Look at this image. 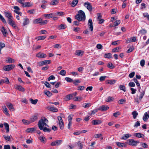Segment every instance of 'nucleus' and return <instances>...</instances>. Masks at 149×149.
<instances>
[{
    "label": "nucleus",
    "mask_w": 149,
    "mask_h": 149,
    "mask_svg": "<svg viewBox=\"0 0 149 149\" xmlns=\"http://www.w3.org/2000/svg\"><path fill=\"white\" fill-rule=\"evenodd\" d=\"M48 122V120L45 117H42L39 120L38 123V125L39 129L42 130L44 126L48 127L47 123Z\"/></svg>",
    "instance_id": "1"
},
{
    "label": "nucleus",
    "mask_w": 149,
    "mask_h": 149,
    "mask_svg": "<svg viewBox=\"0 0 149 149\" xmlns=\"http://www.w3.org/2000/svg\"><path fill=\"white\" fill-rule=\"evenodd\" d=\"M75 18L79 21H84L86 19V16L84 12L81 10L78 11V13L75 16Z\"/></svg>",
    "instance_id": "2"
},
{
    "label": "nucleus",
    "mask_w": 149,
    "mask_h": 149,
    "mask_svg": "<svg viewBox=\"0 0 149 149\" xmlns=\"http://www.w3.org/2000/svg\"><path fill=\"white\" fill-rule=\"evenodd\" d=\"M139 92H140L139 96L137 97H134V98L135 101L138 104L139 103L145 94V91H142V92L139 91Z\"/></svg>",
    "instance_id": "3"
},
{
    "label": "nucleus",
    "mask_w": 149,
    "mask_h": 149,
    "mask_svg": "<svg viewBox=\"0 0 149 149\" xmlns=\"http://www.w3.org/2000/svg\"><path fill=\"white\" fill-rule=\"evenodd\" d=\"M15 67L14 64L8 65L3 68V70L5 71H9L13 69Z\"/></svg>",
    "instance_id": "4"
},
{
    "label": "nucleus",
    "mask_w": 149,
    "mask_h": 149,
    "mask_svg": "<svg viewBox=\"0 0 149 149\" xmlns=\"http://www.w3.org/2000/svg\"><path fill=\"white\" fill-rule=\"evenodd\" d=\"M9 24L13 27L15 29L17 27V26L15 22L13 20V18L10 19V20H8Z\"/></svg>",
    "instance_id": "5"
},
{
    "label": "nucleus",
    "mask_w": 149,
    "mask_h": 149,
    "mask_svg": "<svg viewBox=\"0 0 149 149\" xmlns=\"http://www.w3.org/2000/svg\"><path fill=\"white\" fill-rule=\"evenodd\" d=\"M9 24L13 27L15 29L17 27V26L15 22L13 20V18L10 19V20H8Z\"/></svg>",
    "instance_id": "6"
},
{
    "label": "nucleus",
    "mask_w": 149,
    "mask_h": 149,
    "mask_svg": "<svg viewBox=\"0 0 149 149\" xmlns=\"http://www.w3.org/2000/svg\"><path fill=\"white\" fill-rule=\"evenodd\" d=\"M9 24L13 27L15 29L17 27V26L15 22L13 20V18L10 19V20H8Z\"/></svg>",
    "instance_id": "7"
},
{
    "label": "nucleus",
    "mask_w": 149,
    "mask_h": 149,
    "mask_svg": "<svg viewBox=\"0 0 149 149\" xmlns=\"http://www.w3.org/2000/svg\"><path fill=\"white\" fill-rule=\"evenodd\" d=\"M139 142V141H135L132 139H130L129 140V144L132 146H136L137 144Z\"/></svg>",
    "instance_id": "8"
},
{
    "label": "nucleus",
    "mask_w": 149,
    "mask_h": 149,
    "mask_svg": "<svg viewBox=\"0 0 149 149\" xmlns=\"http://www.w3.org/2000/svg\"><path fill=\"white\" fill-rule=\"evenodd\" d=\"M51 62V61L50 60H45L38 62V65L40 66L50 64Z\"/></svg>",
    "instance_id": "9"
},
{
    "label": "nucleus",
    "mask_w": 149,
    "mask_h": 149,
    "mask_svg": "<svg viewBox=\"0 0 149 149\" xmlns=\"http://www.w3.org/2000/svg\"><path fill=\"white\" fill-rule=\"evenodd\" d=\"M62 140H56L52 142L50 144V145L52 146H58L60 145L62 143Z\"/></svg>",
    "instance_id": "10"
},
{
    "label": "nucleus",
    "mask_w": 149,
    "mask_h": 149,
    "mask_svg": "<svg viewBox=\"0 0 149 149\" xmlns=\"http://www.w3.org/2000/svg\"><path fill=\"white\" fill-rule=\"evenodd\" d=\"M14 86L15 89L19 91L24 92L25 91V89L21 85L16 84L14 85Z\"/></svg>",
    "instance_id": "11"
},
{
    "label": "nucleus",
    "mask_w": 149,
    "mask_h": 149,
    "mask_svg": "<svg viewBox=\"0 0 149 149\" xmlns=\"http://www.w3.org/2000/svg\"><path fill=\"white\" fill-rule=\"evenodd\" d=\"M84 6L90 11L92 10V6L90 3L88 2L85 3L84 4Z\"/></svg>",
    "instance_id": "12"
},
{
    "label": "nucleus",
    "mask_w": 149,
    "mask_h": 149,
    "mask_svg": "<svg viewBox=\"0 0 149 149\" xmlns=\"http://www.w3.org/2000/svg\"><path fill=\"white\" fill-rule=\"evenodd\" d=\"M102 121L99 120H94L91 122L92 124L93 125H98L102 123Z\"/></svg>",
    "instance_id": "13"
},
{
    "label": "nucleus",
    "mask_w": 149,
    "mask_h": 149,
    "mask_svg": "<svg viewBox=\"0 0 149 149\" xmlns=\"http://www.w3.org/2000/svg\"><path fill=\"white\" fill-rule=\"evenodd\" d=\"M38 115L37 114L32 116L30 118V122H31V123L34 122L35 121L37 120L38 119Z\"/></svg>",
    "instance_id": "14"
},
{
    "label": "nucleus",
    "mask_w": 149,
    "mask_h": 149,
    "mask_svg": "<svg viewBox=\"0 0 149 149\" xmlns=\"http://www.w3.org/2000/svg\"><path fill=\"white\" fill-rule=\"evenodd\" d=\"M109 108V107L107 106L102 105L99 107L98 110L102 111H105L107 110Z\"/></svg>",
    "instance_id": "15"
},
{
    "label": "nucleus",
    "mask_w": 149,
    "mask_h": 149,
    "mask_svg": "<svg viewBox=\"0 0 149 149\" xmlns=\"http://www.w3.org/2000/svg\"><path fill=\"white\" fill-rule=\"evenodd\" d=\"M6 104L10 111H14V108L13 104L11 103H6Z\"/></svg>",
    "instance_id": "16"
},
{
    "label": "nucleus",
    "mask_w": 149,
    "mask_h": 149,
    "mask_svg": "<svg viewBox=\"0 0 149 149\" xmlns=\"http://www.w3.org/2000/svg\"><path fill=\"white\" fill-rule=\"evenodd\" d=\"M6 17L8 18V20H10V19L13 18V17L12 15V14L10 12H6L5 13Z\"/></svg>",
    "instance_id": "17"
},
{
    "label": "nucleus",
    "mask_w": 149,
    "mask_h": 149,
    "mask_svg": "<svg viewBox=\"0 0 149 149\" xmlns=\"http://www.w3.org/2000/svg\"><path fill=\"white\" fill-rule=\"evenodd\" d=\"M14 9H15L14 12L19 15H21L22 13L19 11V8L17 6H15L14 7Z\"/></svg>",
    "instance_id": "18"
},
{
    "label": "nucleus",
    "mask_w": 149,
    "mask_h": 149,
    "mask_svg": "<svg viewBox=\"0 0 149 149\" xmlns=\"http://www.w3.org/2000/svg\"><path fill=\"white\" fill-rule=\"evenodd\" d=\"M88 24L89 26V28L91 29V31H92L93 30V22L91 19H89Z\"/></svg>",
    "instance_id": "19"
},
{
    "label": "nucleus",
    "mask_w": 149,
    "mask_h": 149,
    "mask_svg": "<svg viewBox=\"0 0 149 149\" xmlns=\"http://www.w3.org/2000/svg\"><path fill=\"white\" fill-rule=\"evenodd\" d=\"M47 109L50 111H51L53 112H57L58 111V109L56 108L52 107H51L50 106H48L47 107Z\"/></svg>",
    "instance_id": "20"
},
{
    "label": "nucleus",
    "mask_w": 149,
    "mask_h": 149,
    "mask_svg": "<svg viewBox=\"0 0 149 149\" xmlns=\"http://www.w3.org/2000/svg\"><path fill=\"white\" fill-rule=\"evenodd\" d=\"M36 56L39 58H44L46 57V55L45 54L39 52L36 54Z\"/></svg>",
    "instance_id": "21"
},
{
    "label": "nucleus",
    "mask_w": 149,
    "mask_h": 149,
    "mask_svg": "<svg viewBox=\"0 0 149 149\" xmlns=\"http://www.w3.org/2000/svg\"><path fill=\"white\" fill-rule=\"evenodd\" d=\"M33 5L30 2H26L24 3L23 5H22V6L24 7H28L32 6Z\"/></svg>",
    "instance_id": "22"
},
{
    "label": "nucleus",
    "mask_w": 149,
    "mask_h": 149,
    "mask_svg": "<svg viewBox=\"0 0 149 149\" xmlns=\"http://www.w3.org/2000/svg\"><path fill=\"white\" fill-rule=\"evenodd\" d=\"M54 14L53 13H50L48 14H44L43 16L46 18L49 19L53 17V16Z\"/></svg>",
    "instance_id": "23"
},
{
    "label": "nucleus",
    "mask_w": 149,
    "mask_h": 149,
    "mask_svg": "<svg viewBox=\"0 0 149 149\" xmlns=\"http://www.w3.org/2000/svg\"><path fill=\"white\" fill-rule=\"evenodd\" d=\"M42 21V18H38L35 19L33 21V23L34 24H41V22Z\"/></svg>",
    "instance_id": "24"
},
{
    "label": "nucleus",
    "mask_w": 149,
    "mask_h": 149,
    "mask_svg": "<svg viewBox=\"0 0 149 149\" xmlns=\"http://www.w3.org/2000/svg\"><path fill=\"white\" fill-rule=\"evenodd\" d=\"M2 108L3 109V112L8 116L10 115V114L8 112V110L7 108L5 106H2Z\"/></svg>",
    "instance_id": "25"
},
{
    "label": "nucleus",
    "mask_w": 149,
    "mask_h": 149,
    "mask_svg": "<svg viewBox=\"0 0 149 149\" xmlns=\"http://www.w3.org/2000/svg\"><path fill=\"white\" fill-rule=\"evenodd\" d=\"M1 31L2 33L4 36L6 37L7 34V32L5 28L2 27L1 29Z\"/></svg>",
    "instance_id": "26"
},
{
    "label": "nucleus",
    "mask_w": 149,
    "mask_h": 149,
    "mask_svg": "<svg viewBox=\"0 0 149 149\" xmlns=\"http://www.w3.org/2000/svg\"><path fill=\"white\" fill-rule=\"evenodd\" d=\"M149 118V115L147 112H145L143 116V120L145 121H146Z\"/></svg>",
    "instance_id": "27"
},
{
    "label": "nucleus",
    "mask_w": 149,
    "mask_h": 149,
    "mask_svg": "<svg viewBox=\"0 0 149 149\" xmlns=\"http://www.w3.org/2000/svg\"><path fill=\"white\" fill-rule=\"evenodd\" d=\"M35 129L34 128H27L26 131V132L27 133H33L35 130Z\"/></svg>",
    "instance_id": "28"
},
{
    "label": "nucleus",
    "mask_w": 149,
    "mask_h": 149,
    "mask_svg": "<svg viewBox=\"0 0 149 149\" xmlns=\"http://www.w3.org/2000/svg\"><path fill=\"white\" fill-rule=\"evenodd\" d=\"M73 95L72 94H69L66 95L64 100L65 101H68L72 98Z\"/></svg>",
    "instance_id": "29"
},
{
    "label": "nucleus",
    "mask_w": 149,
    "mask_h": 149,
    "mask_svg": "<svg viewBox=\"0 0 149 149\" xmlns=\"http://www.w3.org/2000/svg\"><path fill=\"white\" fill-rule=\"evenodd\" d=\"M78 0H73L71 3V5L72 7H74L78 3Z\"/></svg>",
    "instance_id": "30"
},
{
    "label": "nucleus",
    "mask_w": 149,
    "mask_h": 149,
    "mask_svg": "<svg viewBox=\"0 0 149 149\" xmlns=\"http://www.w3.org/2000/svg\"><path fill=\"white\" fill-rule=\"evenodd\" d=\"M24 21L23 22V25L24 26L26 25L29 24V20L28 18L25 17L24 18Z\"/></svg>",
    "instance_id": "31"
},
{
    "label": "nucleus",
    "mask_w": 149,
    "mask_h": 149,
    "mask_svg": "<svg viewBox=\"0 0 149 149\" xmlns=\"http://www.w3.org/2000/svg\"><path fill=\"white\" fill-rule=\"evenodd\" d=\"M131 135L129 134H124V136L121 138V139L126 140L130 137H131Z\"/></svg>",
    "instance_id": "32"
},
{
    "label": "nucleus",
    "mask_w": 149,
    "mask_h": 149,
    "mask_svg": "<svg viewBox=\"0 0 149 149\" xmlns=\"http://www.w3.org/2000/svg\"><path fill=\"white\" fill-rule=\"evenodd\" d=\"M117 145L119 147H125L126 146V145L124 143L119 142H117Z\"/></svg>",
    "instance_id": "33"
},
{
    "label": "nucleus",
    "mask_w": 149,
    "mask_h": 149,
    "mask_svg": "<svg viewBox=\"0 0 149 149\" xmlns=\"http://www.w3.org/2000/svg\"><path fill=\"white\" fill-rule=\"evenodd\" d=\"M39 139L42 142L45 143L46 141V139L43 136H40Z\"/></svg>",
    "instance_id": "34"
},
{
    "label": "nucleus",
    "mask_w": 149,
    "mask_h": 149,
    "mask_svg": "<svg viewBox=\"0 0 149 149\" xmlns=\"http://www.w3.org/2000/svg\"><path fill=\"white\" fill-rule=\"evenodd\" d=\"M6 61L7 63H13L15 62V60L11 58L8 57L7 58Z\"/></svg>",
    "instance_id": "35"
},
{
    "label": "nucleus",
    "mask_w": 149,
    "mask_h": 149,
    "mask_svg": "<svg viewBox=\"0 0 149 149\" xmlns=\"http://www.w3.org/2000/svg\"><path fill=\"white\" fill-rule=\"evenodd\" d=\"M116 82V80H108L106 81V83L111 85L114 84Z\"/></svg>",
    "instance_id": "36"
},
{
    "label": "nucleus",
    "mask_w": 149,
    "mask_h": 149,
    "mask_svg": "<svg viewBox=\"0 0 149 149\" xmlns=\"http://www.w3.org/2000/svg\"><path fill=\"white\" fill-rule=\"evenodd\" d=\"M136 40V39L135 37H131L130 40L127 41V42H135Z\"/></svg>",
    "instance_id": "37"
},
{
    "label": "nucleus",
    "mask_w": 149,
    "mask_h": 149,
    "mask_svg": "<svg viewBox=\"0 0 149 149\" xmlns=\"http://www.w3.org/2000/svg\"><path fill=\"white\" fill-rule=\"evenodd\" d=\"M4 125L6 129V132L7 133H8L9 132V125L7 123H4Z\"/></svg>",
    "instance_id": "38"
},
{
    "label": "nucleus",
    "mask_w": 149,
    "mask_h": 149,
    "mask_svg": "<svg viewBox=\"0 0 149 149\" xmlns=\"http://www.w3.org/2000/svg\"><path fill=\"white\" fill-rule=\"evenodd\" d=\"M84 52L81 50H77L76 51V55L78 56H82Z\"/></svg>",
    "instance_id": "39"
},
{
    "label": "nucleus",
    "mask_w": 149,
    "mask_h": 149,
    "mask_svg": "<svg viewBox=\"0 0 149 149\" xmlns=\"http://www.w3.org/2000/svg\"><path fill=\"white\" fill-rule=\"evenodd\" d=\"M135 136L138 138H143L144 136V135L140 133H137L135 134Z\"/></svg>",
    "instance_id": "40"
},
{
    "label": "nucleus",
    "mask_w": 149,
    "mask_h": 149,
    "mask_svg": "<svg viewBox=\"0 0 149 149\" xmlns=\"http://www.w3.org/2000/svg\"><path fill=\"white\" fill-rule=\"evenodd\" d=\"M59 1V0H53L51 2L50 4L52 5H56L58 3Z\"/></svg>",
    "instance_id": "41"
},
{
    "label": "nucleus",
    "mask_w": 149,
    "mask_h": 149,
    "mask_svg": "<svg viewBox=\"0 0 149 149\" xmlns=\"http://www.w3.org/2000/svg\"><path fill=\"white\" fill-rule=\"evenodd\" d=\"M138 114V113L136 111H134L132 113V115H133V118L134 119L136 118Z\"/></svg>",
    "instance_id": "42"
},
{
    "label": "nucleus",
    "mask_w": 149,
    "mask_h": 149,
    "mask_svg": "<svg viewBox=\"0 0 149 149\" xmlns=\"http://www.w3.org/2000/svg\"><path fill=\"white\" fill-rule=\"evenodd\" d=\"M66 27L67 26L63 24H61L58 27L60 29H66Z\"/></svg>",
    "instance_id": "43"
},
{
    "label": "nucleus",
    "mask_w": 149,
    "mask_h": 149,
    "mask_svg": "<svg viewBox=\"0 0 149 149\" xmlns=\"http://www.w3.org/2000/svg\"><path fill=\"white\" fill-rule=\"evenodd\" d=\"M104 57L108 58H111L112 57L111 54L110 53H106L104 54Z\"/></svg>",
    "instance_id": "44"
},
{
    "label": "nucleus",
    "mask_w": 149,
    "mask_h": 149,
    "mask_svg": "<svg viewBox=\"0 0 149 149\" xmlns=\"http://www.w3.org/2000/svg\"><path fill=\"white\" fill-rule=\"evenodd\" d=\"M59 74L63 76H65L66 75V72L65 70H62L60 72Z\"/></svg>",
    "instance_id": "45"
},
{
    "label": "nucleus",
    "mask_w": 149,
    "mask_h": 149,
    "mask_svg": "<svg viewBox=\"0 0 149 149\" xmlns=\"http://www.w3.org/2000/svg\"><path fill=\"white\" fill-rule=\"evenodd\" d=\"M22 122L25 125H28L30 124L31 123L30 121H29L25 119H23Z\"/></svg>",
    "instance_id": "46"
},
{
    "label": "nucleus",
    "mask_w": 149,
    "mask_h": 149,
    "mask_svg": "<svg viewBox=\"0 0 149 149\" xmlns=\"http://www.w3.org/2000/svg\"><path fill=\"white\" fill-rule=\"evenodd\" d=\"M120 23V20H117L113 23L114 26H116L119 25Z\"/></svg>",
    "instance_id": "47"
},
{
    "label": "nucleus",
    "mask_w": 149,
    "mask_h": 149,
    "mask_svg": "<svg viewBox=\"0 0 149 149\" xmlns=\"http://www.w3.org/2000/svg\"><path fill=\"white\" fill-rule=\"evenodd\" d=\"M45 93L47 96L50 97L52 95V94L49 91H45Z\"/></svg>",
    "instance_id": "48"
},
{
    "label": "nucleus",
    "mask_w": 149,
    "mask_h": 149,
    "mask_svg": "<svg viewBox=\"0 0 149 149\" xmlns=\"http://www.w3.org/2000/svg\"><path fill=\"white\" fill-rule=\"evenodd\" d=\"M72 82L75 85L77 86L78 85V84L80 83L81 82L79 79H75L73 80Z\"/></svg>",
    "instance_id": "49"
},
{
    "label": "nucleus",
    "mask_w": 149,
    "mask_h": 149,
    "mask_svg": "<svg viewBox=\"0 0 149 149\" xmlns=\"http://www.w3.org/2000/svg\"><path fill=\"white\" fill-rule=\"evenodd\" d=\"M30 100L31 103L33 104H36L38 101V100L37 99L33 100L32 99H30Z\"/></svg>",
    "instance_id": "50"
},
{
    "label": "nucleus",
    "mask_w": 149,
    "mask_h": 149,
    "mask_svg": "<svg viewBox=\"0 0 149 149\" xmlns=\"http://www.w3.org/2000/svg\"><path fill=\"white\" fill-rule=\"evenodd\" d=\"M119 88L121 90H122L125 92L126 91L125 87L123 85H120L119 86Z\"/></svg>",
    "instance_id": "51"
},
{
    "label": "nucleus",
    "mask_w": 149,
    "mask_h": 149,
    "mask_svg": "<svg viewBox=\"0 0 149 149\" xmlns=\"http://www.w3.org/2000/svg\"><path fill=\"white\" fill-rule=\"evenodd\" d=\"M0 19L1 21L5 24L6 23V21L3 16L0 14Z\"/></svg>",
    "instance_id": "52"
},
{
    "label": "nucleus",
    "mask_w": 149,
    "mask_h": 149,
    "mask_svg": "<svg viewBox=\"0 0 149 149\" xmlns=\"http://www.w3.org/2000/svg\"><path fill=\"white\" fill-rule=\"evenodd\" d=\"M113 98L109 96L107 97L106 100L107 102H111L113 101Z\"/></svg>",
    "instance_id": "53"
},
{
    "label": "nucleus",
    "mask_w": 149,
    "mask_h": 149,
    "mask_svg": "<svg viewBox=\"0 0 149 149\" xmlns=\"http://www.w3.org/2000/svg\"><path fill=\"white\" fill-rule=\"evenodd\" d=\"M42 130L44 132H50L51 130L49 128H48L46 127H43V129Z\"/></svg>",
    "instance_id": "54"
},
{
    "label": "nucleus",
    "mask_w": 149,
    "mask_h": 149,
    "mask_svg": "<svg viewBox=\"0 0 149 149\" xmlns=\"http://www.w3.org/2000/svg\"><path fill=\"white\" fill-rule=\"evenodd\" d=\"M107 67L110 69H113L114 68V66L111 63H109L107 65Z\"/></svg>",
    "instance_id": "55"
},
{
    "label": "nucleus",
    "mask_w": 149,
    "mask_h": 149,
    "mask_svg": "<svg viewBox=\"0 0 149 149\" xmlns=\"http://www.w3.org/2000/svg\"><path fill=\"white\" fill-rule=\"evenodd\" d=\"M107 77L106 76H102L100 77L99 78V80L100 81H103Z\"/></svg>",
    "instance_id": "56"
},
{
    "label": "nucleus",
    "mask_w": 149,
    "mask_h": 149,
    "mask_svg": "<svg viewBox=\"0 0 149 149\" xmlns=\"http://www.w3.org/2000/svg\"><path fill=\"white\" fill-rule=\"evenodd\" d=\"M65 79L68 82H73V80L70 77H66L65 78Z\"/></svg>",
    "instance_id": "57"
},
{
    "label": "nucleus",
    "mask_w": 149,
    "mask_h": 149,
    "mask_svg": "<svg viewBox=\"0 0 149 149\" xmlns=\"http://www.w3.org/2000/svg\"><path fill=\"white\" fill-rule=\"evenodd\" d=\"M46 36H39L38 37V40H43L46 38Z\"/></svg>",
    "instance_id": "58"
},
{
    "label": "nucleus",
    "mask_w": 149,
    "mask_h": 149,
    "mask_svg": "<svg viewBox=\"0 0 149 149\" xmlns=\"http://www.w3.org/2000/svg\"><path fill=\"white\" fill-rule=\"evenodd\" d=\"M60 128L61 129L63 130L64 127V125L63 122L59 123Z\"/></svg>",
    "instance_id": "59"
},
{
    "label": "nucleus",
    "mask_w": 149,
    "mask_h": 149,
    "mask_svg": "<svg viewBox=\"0 0 149 149\" xmlns=\"http://www.w3.org/2000/svg\"><path fill=\"white\" fill-rule=\"evenodd\" d=\"M73 115H70L68 117V122H72V119Z\"/></svg>",
    "instance_id": "60"
},
{
    "label": "nucleus",
    "mask_w": 149,
    "mask_h": 149,
    "mask_svg": "<svg viewBox=\"0 0 149 149\" xmlns=\"http://www.w3.org/2000/svg\"><path fill=\"white\" fill-rule=\"evenodd\" d=\"M120 113L118 111L114 113L113 115L115 117H118L120 115Z\"/></svg>",
    "instance_id": "61"
},
{
    "label": "nucleus",
    "mask_w": 149,
    "mask_h": 149,
    "mask_svg": "<svg viewBox=\"0 0 149 149\" xmlns=\"http://www.w3.org/2000/svg\"><path fill=\"white\" fill-rule=\"evenodd\" d=\"M145 64V61L144 59H142L141 60L140 62V64L141 66L142 67H143L144 66Z\"/></svg>",
    "instance_id": "62"
},
{
    "label": "nucleus",
    "mask_w": 149,
    "mask_h": 149,
    "mask_svg": "<svg viewBox=\"0 0 149 149\" xmlns=\"http://www.w3.org/2000/svg\"><path fill=\"white\" fill-rule=\"evenodd\" d=\"M119 47H116L112 49V52H118L119 51Z\"/></svg>",
    "instance_id": "63"
},
{
    "label": "nucleus",
    "mask_w": 149,
    "mask_h": 149,
    "mask_svg": "<svg viewBox=\"0 0 149 149\" xmlns=\"http://www.w3.org/2000/svg\"><path fill=\"white\" fill-rule=\"evenodd\" d=\"M77 144L78 146L79 147V149H82L83 147V145L81 143V142L80 141H79Z\"/></svg>",
    "instance_id": "64"
}]
</instances>
